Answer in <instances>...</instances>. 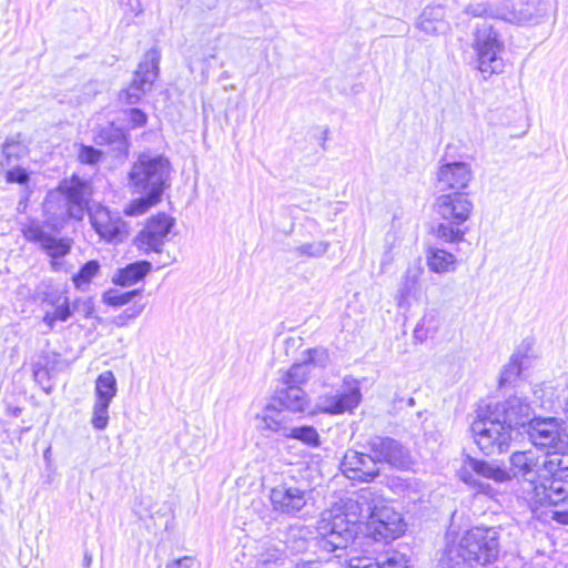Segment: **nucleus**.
Wrapping results in <instances>:
<instances>
[{"label": "nucleus", "instance_id": "obj_1", "mask_svg": "<svg viewBox=\"0 0 568 568\" xmlns=\"http://www.w3.org/2000/svg\"><path fill=\"white\" fill-rule=\"evenodd\" d=\"M362 518L369 520L375 539L394 540L405 531L402 515L378 490L367 487L354 497L339 499L321 514L317 521L321 548L329 552L346 548Z\"/></svg>", "mask_w": 568, "mask_h": 568}, {"label": "nucleus", "instance_id": "obj_2", "mask_svg": "<svg viewBox=\"0 0 568 568\" xmlns=\"http://www.w3.org/2000/svg\"><path fill=\"white\" fill-rule=\"evenodd\" d=\"M170 173V163L163 156L140 155L130 172V182L141 197L132 201L124 213L138 216L161 200Z\"/></svg>", "mask_w": 568, "mask_h": 568}, {"label": "nucleus", "instance_id": "obj_3", "mask_svg": "<svg viewBox=\"0 0 568 568\" xmlns=\"http://www.w3.org/2000/svg\"><path fill=\"white\" fill-rule=\"evenodd\" d=\"M499 554V536L494 528L475 527L466 531L457 544L447 546L448 568L486 566Z\"/></svg>", "mask_w": 568, "mask_h": 568}, {"label": "nucleus", "instance_id": "obj_4", "mask_svg": "<svg viewBox=\"0 0 568 568\" xmlns=\"http://www.w3.org/2000/svg\"><path fill=\"white\" fill-rule=\"evenodd\" d=\"M434 210L442 222L437 225V239L446 243L464 241L466 229L463 225L469 220L474 203L467 192L442 193L435 199Z\"/></svg>", "mask_w": 568, "mask_h": 568}, {"label": "nucleus", "instance_id": "obj_5", "mask_svg": "<svg viewBox=\"0 0 568 568\" xmlns=\"http://www.w3.org/2000/svg\"><path fill=\"white\" fill-rule=\"evenodd\" d=\"M477 447L487 456L503 454L510 447L513 430L491 410L480 409L470 426Z\"/></svg>", "mask_w": 568, "mask_h": 568}, {"label": "nucleus", "instance_id": "obj_6", "mask_svg": "<svg viewBox=\"0 0 568 568\" xmlns=\"http://www.w3.org/2000/svg\"><path fill=\"white\" fill-rule=\"evenodd\" d=\"M477 68L484 78L504 71V42L500 34L486 21L478 23L473 34V44Z\"/></svg>", "mask_w": 568, "mask_h": 568}, {"label": "nucleus", "instance_id": "obj_7", "mask_svg": "<svg viewBox=\"0 0 568 568\" xmlns=\"http://www.w3.org/2000/svg\"><path fill=\"white\" fill-rule=\"evenodd\" d=\"M21 232L28 242L37 245L49 257L52 271L65 270L63 258L71 252L72 240L53 234L45 223L38 220H29L22 225Z\"/></svg>", "mask_w": 568, "mask_h": 568}, {"label": "nucleus", "instance_id": "obj_8", "mask_svg": "<svg viewBox=\"0 0 568 568\" xmlns=\"http://www.w3.org/2000/svg\"><path fill=\"white\" fill-rule=\"evenodd\" d=\"M529 442L548 454L556 449H568V426L557 417H537L526 429Z\"/></svg>", "mask_w": 568, "mask_h": 568}, {"label": "nucleus", "instance_id": "obj_9", "mask_svg": "<svg viewBox=\"0 0 568 568\" xmlns=\"http://www.w3.org/2000/svg\"><path fill=\"white\" fill-rule=\"evenodd\" d=\"M459 476L465 484L485 494H488L491 487L489 484L483 481L481 478L493 480L497 484L507 483L511 479L508 469L499 463L469 456L465 459Z\"/></svg>", "mask_w": 568, "mask_h": 568}, {"label": "nucleus", "instance_id": "obj_10", "mask_svg": "<svg viewBox=\"0 0 568 568\" xmlns=\"http://www.w3.org/2000/svg\"><path fill=\"white\" fill-rule=\"evenodd\" d=\"M268 498L275 513L295 516L312 498V490L307 484L291 479L273 487Z\"/></svg>", "mask_w": 568, "mask_h": 568}, {"label": "nucleus", "instance_id": "obj_11", "mask_svg": "<svg viewBox=\"0 0 568 568\" xmlns=\"http://www.w3.org/2000/svg\"><path fill=\"white\" fill-rule=\"evenodd\" d=\"M160 58L158 49L152 48L145 52L143 60L134 72L132 82L120 93L121 100L128 104H135L152 90L159 75Z\"/></svg>", "mask_w": 568, "mask_h": 568}, {"label": "nucleus", "instance_id": "obj_12", "mask_svg": "<svg viewBox=\"0 0 568 568\" xmlns=\"http://www.w3.org/2000/svg\"><path fill=\"white\" fill-rule=\"evenodd\" d=\"M263 428L293 438L311 447L320 446V435L313 426H294L290 424L285 412L268 405L262 416Z\"/></svg>", "mask_w": 568, "mask_h": 568}, {"label": "nucleus", "instance_id": "obj_13", "mask_svg": "<svg viewBox=\"0 0 568 568\" xmlns=\"http://www.w3.org/2000/svg\"><path fill=\"white\" fill-rule=\"evenodd\" d=\"M365 449L369 452L378 466L387 464L396 469H407L412 464L409 450L398 440L388 436H372L366 440Z\"/></svg>", "mask_w": 568, "mask_h": 568}, {"label": "nucleus", "instance_id": "obj_14", "mask_svg": "<svg viewBox=\"0 0 568 568\" xmlns=\"http://www.w3.org/2000/svg\"><path fill=\"white\" fill-rule=\"evenodd\" d=\"M94 231L106 242H123L129 235V226L118 212H112L100 204L89 210Z\"/></svg>", "mask_w": 568, "mask_h": 568}, {"label": "nucleus", "instance_id": "obj_15", "mask_svg": "<svg viewBox=\"0 0 568 568\" xmlns=\"http://www.w3.org/2000/svg\"><path fill=\"white\" fill-rule=\"evenodd\" d=\"M548 9L546 0H518L515 6L505 0L503 11H496V16L510 23L535 26L544 20Z\"/></svg>", "mask_w": 568, "mask_h": 568}, {"label": "nucleus", "instance_id": "obj_16", "mask_svg": "<svg viewBox=\"0 0 568 568\" xmlns=\"http://www.w3.org/2000/svg\"><path fill=\"white\" fill-rule=\"evenodd\" d=\"M491 410L511 430L528 429L529 423L536 418L530 404L519 396H510L504 402L497 403Z\"/></svg>", "mask_w": 568, "mask_h": 568}, {"label": "nucleus", "instance_id": "obj_17", "mask_svg": "<svg viewBox=\"0 0 568 568\" xmlns=\"http://www.w3.org/2000/svg\"><path fill=\"white\" fill-rule=\"evenodd\" d=\"M473 179L470 164L463 161L439 162L436 171V183L440 192H465Z\"/></svg>", "mask_w": 568, "mask_h": 568}, {"label": "nucleus", "instance_id": "obj_18", "mask_svg": "<svg viewBox=\"0 0 568 568\" xmlns=\"http://www.w3.org/2000/svg\"><path fill=\"white\" fill-rule=\"evenodd\" d=\"M339 467L342 473L348 479L361 483H372L381 475L379 466H376V463L369 452L362 453L348 449L345 453Z\"/></svg>", "mask_w": 568, "mask_h": 568}, {"label": "nucleus", "instance_id": "obj_19", "mask_svg": "<svg viewBox=\"0 0 568 568\" xmlns=\"http://www.w3.org/2000/svg\"><path fill=\"white\" fill-rule=\"evenodd\" d=\"M172 226L173 220L165 214L151 217L135 239L138 248L144 253L162 252Z\"/></svg>", "mask_w": 568, "mask_h": 568}, {"label": "nucleus", "instance_id": "obj_20", "mask_svg": "<svg viewBox=\"0 0 568 568\" xmlns=\"http://www.w3.org/2000/svg\"><path fill=\"white\" fill-rule=\"evenodd\" d=\"M511 477L524 480L534 490V485H538V479L544 477V470L537 454L532 450H518L509 458Z\"/></svg>", "mask_w": 568, "mask_h": 568}, {"label": "nucleus", "instance_id": "obj_21", "mask_svg": "<svg viewBox=\"0 0 568 568\" xmlns=\"http://www.w3.org/2000/svg\"><path fill=\"white\" fill-rule=\"evenodd\" d=\"M60 190L65 195L68 214L71 219L82 220L88 209V199L90 195V186L85 181L78 176H73L70 181H64L60 185Z\"/></svg>", "mask_w": 568, "mask_h": 568}, {"label": "nucleus", "instance_id": "obj_22", "mask_svg": "<svg viewBox=\"0 0 568 568\" xmlns=\"http://www.w3.org/2000/svg\"><path fill=\"white\" fill-rule=\"evenodd\" d=\"M362 398L357 386L338 390L334 395H326L320 398L317 407L320 410L328 414H343L358 406Z\"/></svg>", "mask_w": 568, "mask_h": 568}, {"label": "nucleus", "instance_id": "obj_23", "mask_svg": "<svg viewBox=\"0 0 568 568\" xmlns=\"http://www.w3.org/2000/svg\"><path fill=\"white\" fill-rule=\"evenodd\" d=\"M94 142L98 145L110 148L114 158L125 156L129 152V140L126 133L114 123L101 126L94 135Z\"/></svg>", "mask_w": 568, "mask_h": 568}, {"label": "nucleus", "instance_id": "obj_24", "mask_svg": "<svg viewBox=\"0 0 568 568\" xmlns=\"http://www.w3.org/2000/svg\"><path fill=\"white\" fill-rule=\"evenodd\" d=\"M445 17L444 7L427 6L419 14L416 27L428 36L443 34L448 30Z\"/></svg>", "mask_w": 568, "mask_h": 568}, {"label": "nucleus", "instance_id": "obj_25", "mask_svg": "<svg viewBox=\"0 0 568 568\" xmlns=\"http://www.w3.org/2000/svg\"><path fill=\"white\" fill-rule=\"evenodd\" d=\"M530 499L539 504L557 505L568 499V485L559 479H551L548 486L544 483L534 485Z\"/></svg>", "mask_w": 568, "mask_h": 568}, {"label": "nucleus", "instance_id": "obj_26", "mask_svg": "<svg viewBox=\"0 0 568 568\" xmlns=\"http://www.w3.org/2000/svg\"><path fill=\"white\" fill-rule=\"evenodd\" d=\"M544 477L564 481L568 478V449H556L546 454L541 464Z\"/></svg>", "mask_w": 568, "mask_h": 568}, {"label": "nucleus", "instance_id": "obj_27", "mask_svg": "<svg viewBox=\"0 0 568 568\" xmlns=\"http://www.w3.org/2000/svg\"><path fill=\"white\" fill-rule=\"evenodd\" d=\"M274 400L278 403L281 406L278 410L282 412H284L283 409L290 412H304L307 405L304 390L296 385H285L284 388L277 392Z\"/></svg>", "mask_w": 568, "mask_h": 568}, {"label": "nucleus", "instance_id": "obj_28", "mask_svg": "<svg viewBox=\"0 0 568 568\" xmlns=\"http://www.w3.org/2000/svg\"><path fill=\"white\" fill-rule=\"evenodd\" d=\"M351 568H408L406 565L405 557L397 552L393 551L387 554L384 557H381L377 560H373L372 558H351L349 559Z\"/></svg>", "mask_w": 568, "mask_h": 568}, {"label": "nucleus", "instance_id": "obj_29", "mask_svg": "<svg viewBox=\"0 0 568 568\" xmlns=\"http://www.w3.org/2000/svg\"><path fill=\"white\" fill-rule=\"evenodd\" d=\"M456 256L445 250L437 247H429L426 253V263L428 268L438 274L449 273L455 271Z\"/></svg>", "mask_w": 568, "mask_h": 568}, {"label": "nucleus", "instance_id": "obj_30", "mask_svg": "<svg viewBox=\"0 0 568 568\" xmlns=\"http://www.w3.org/2000/svg\"><path fill=\"white\" fill-rule=\"evenodd\" d=\"M420 274H422L420 267L414 266V267H408L406 270L405 274L402 277L398 291L395 295V300H396L398 307H400V308L408 307V305H409L408 297L416 290Z\"/></svg>", "mask_w": 568, "mask_h": 568}, {"label": "nucleus", "instance_id": "obj_31", "mask_svg": "<svg viewBox=\"0 0 568 568\" xmlns=\"http://www.w3.org/2000/svg\"><path fill=\"white\" fill-rule=\"evenodd\" d=\"M285 560L284 549L272 541L263 542L256 555V565L261 568H275Z\"/></svg>", "mask_w": 568, "mask_h": 568}, {"label": "nucleus", "instance_id": "obj_32", "mask_svg": "<svg viewBox=\"0 0 568 568\" xmlns=\"http://www.w3.org/2000/svg\"><path fill=\"white\" fill-rule=\"evenodd\" d=\"M151 263L148 261L134 262L119 270L114 282L122 286H130L142 280L150 271Z\"/></svg>", "mask_w": 568, "mask_h": 568}, {"label": "nucleus", "instance_id": "obj_33", "mask_svg": "<svg viewBox=\"0 0 568 568\" xmlns=\"http://www.w3.org/2000/svg\"><path fill=\"white\" fill-rule=\"evenodd\" d=\"M116 392L118 385L114 374L111 371L101 373L95 381L94 400L111 403L116 396Z\"/></svg>", "mask_w": 568, "mask_h": 568}, {"label": "nucleus", "instance_id": "obj_34", "mask_svg": "<svg viewBox=\"0 0 568 568\" xmlns=\"http://www.w3.org/2000/svg\"><path fill=\"white\" fill-rule=\"evenodd\" d=\"M308 529L304 526L293 525L290 526L285 532L284 544L293 552H303L307 548Z\"/></svg>", "mask_w": 568, "mask_h": 568}, {"label": "nucleus", "instance_id": "obj_35", "mask_svg": "<svg viewBox=\"0 0 568 568\" xmlns=\"http://www.w3.org/2000/svg\"><path fill=\"white\" fill-rule=\"evenodd\" d=\"M503 9H504V1H500L497 3L479 2V3L468 4L465 8V12L473 17H485V18L501 20V18L499 16H496V11H503Z\"/></svg>", "mask_w": 568, "mask_h": 568}, {"label": "nucleus", "instance_id": "obj_36", "mask_svg": "<svg viewBox=\"0 0 568 568\" xmlns=\"http://www.w3.org/2000/svg\"><path fill=\"white\" fill-rule=\"evenodd\" d=\"M310 376L308 363H297L292 365V367L284 374L283 384L290 386H298L301 387Z\"/></svg>", "mask_w": 568, "mask_h": 568}, {"label": "nucleus", "instance_id": "obj_37", "mask_svg": "<svg viewBox=\"0 0 568 568\" xmlns=\"http://www.w3.org/2000/svg\"><path fill=\"white\" fill-rule=\"evenodd\" d=\"M111 403L94 400L92 407L91 425L97 430H103L109 424V407Z\"/></svg>", "mask_w": 568, "mask_h": 568}, {"label": "nucleus", "instance_id": "obj_38", "mask_svg": "<svg viewBox=\"0 0 568 568\" xmlns=\"http://www.w3.org/2000/svg\"><path fill=\"white\" fill-rule=\"evenodd\" d=\"M329 247V243L326 241H316L312 243H304L294 248V253L296 256H306V257H321L323 256Z\"/></svg>", "mask_w": 568, "mask_h": 568}, {"label": "nucleus", "instance_id": "obj_39", "mask_svg": "<svg viewBox=\"0 0 568 568\" xmlns=\"http://www.w3.org/2000/svg\"><path fill=\"white\" fill-rule=\"evenodd\" d=\"M100 270V264L92 260L87 262L79 271L78 274L73 276V283L78 288H81L83 285H87L91 282V280L97 275Z\"/></svg>", "mask_w": 568, "mask_h": 568}, {"label": "nucleus", "instance_id": "obj_40", "mask_svg": "<svg viewBox=\"0 0 568 568\" xmlns=\"http://www.w3.org/2000/svg\"><path fill=\"white\" fill-rule=\"evenodd\" d=\"M139 294L140 290L128 292L111 290L104 294V302L112 306H122L130 303Z\"/></svg>", "mask_w": 568, "mask_h": 568}, {"label": "nucleus", "instance_id": "obj_41", "mask_svg": "<svg viewBox=\"0 0 568 568\" xmlns=\"http://www.w3.org/2000/svg\"><path fill=\"white\" fill-rule=\"evenodd\" d=\"M102 152L91 145L80 144L78 159L83 164L94 165L100 162Z\"/></svg>", "mask_w": 568, "mask_h": 568}, {"label": "nucleus", "instance_id": "obj_42", "mask_svg": "<svg viewBox=\"0 0 568 568\" xmlns=\"http://www.w3.org/2000/svg\"><path fill=\"white\" fill-rule=\"evenodd\" d=\"M23 152V146L14 140H7L2 145V155L6 158V164H11V159H18Z\"/></svg>", "mask_w": 568, "mask_h": 568}, {"label": "nucleus", "instance_id": "obj_43", "mask_svg": "<svg viewBox=\"0 0 568 568\" xmlns=\"http://www.w3.org/2000/svg\"><path fill=\"white\" fill-rule=\"evenodd\" d=\"M520 374V363L517 357H513L510 363L504 368L500 383L506 384L510 383L514 378L518 377Z\"/></svg>", "mask_w": 568, "mask_h": 568}, {"label": "nucleus", "instance_id": "obj_44", "mask_svg": "<svg viewBox=\"0 0 568 568\" xmlns=\"http://www.w3.org/2000/svg\"><path fill=\"white\" fill-rule=\"evenodd\" d=\"M144 310V304H134L123 311L116 318V325L124 326L129 320L136 318Z\"/></svg>", "mask_w": 568, "mask_h": 568}, {"label": "nucleus", "instance_id": "obj_45", "mask_svg": "<svg viewBox=\"0 0 568 568\" xmlns=\"http://www.w3.org/2000/svg\"><path fill=\"white\" fill-rule=\"evenodd\" d=\"M328 353L325 348L318 347L308 351L307 363L325 367L328 363Z\"/></svg>", "mask_w": 568, "mask_h": 568}, {"label": "nucleus", "instance_id": "obj_46", "mask_svg": "<svg viewBox=\"0 0 568 568\" xmlns=\"http://www.w3.org/2000/svg\"><path fill=\"white\" fill-rule=\"evenodd\" d=\"M6 180L10 183L26 184L29 180V174L24 169L14 168L7 171Z\"/></svg>", "mask_w": 568, "mask_h": 568}, {"label": "nucleus", "instance_id": "obj_47", "mask_svg": "<svg viewBox=\"0 0 568 568\" xmlns=\"http://www.w3.org/2000/svg\"><path fill=\"white\" fill-rule=\"evenodd\" d=\"M165 568H200V562L193 557H182L168 562Z\"/></svg>", "mask_w": 568, "mask_h": 568}, {"label": "nucleus", "instance_id": "obj_48", "mask_svg": "<svg viewBox=\"0 0 568 568\" xmlns=\"http://www.w3.org/2000/svg\"><path fill=\"white\" fill-rule=\"evenodd\" d=\"M128 115L132 128H141L146 123L148 120L146 114L136 108L130 109Z\"/></svg>", "mask_w": 568, "mask_h": 568}, {"label": "nucleus", "instance_id": "obj_49", "mask_svg": "<svg viewBox=\"0 0 568 568\" xmlns=\"http://www.w3.org/2000/svg\"><path fill=\"white\" fill-rule=\"evenodd\" d=\"M53 314L58 321H68V318L72 315V310L70 307L68 297H64L63 302L55 307Z\"/></svg>", "mask_w": 568, "mask_h": 568}, {"label": "nucleus", "instance_id": "obj_50", "mask_svg": "<svg viewBox=\"0 0 568 568\" xmlns=\"http://www.w3.org/2000/svg\"><path fill=\"white\" fill-rule=\"evenodd\" d=\"M72 310L73 311H78V312H82L84 314V317H90L94 311L93 308V304L90 300H77L73 304H72Z\"/></svg>", "mask_w": 568, "mask_h": 568}, {"label": "nucleus", "instance_id": "obj_51", "mask_svg": "<svg viewBox=\"0 0 568 568\" xmlns=\"http://www.w3.org/2000/svg\"><path fill=\"white\" fill-rule=\"evenodd\" d=\"M6 413L8 416L19 417L22 413V408L18 406L8 405L6 408Z\"/></svg>", "mask_w": 568, "mask_h": 568}, {"label": "nucleus", "instance_id": "obj_52", "mask_svg": "<svg viewBox=\"0 0 568 568\" xmlns=\"http://www.w3.org/2000/svg\"><path fill=\"white\" fill-rule=\"evenodd\" d=\"M57 317H54L53 313H47L43 317V322L49 326V328H53Z\"/></svg>", "mask_w": 568, "mask_h": 568}, {"label": "nucleus", "instance_id": "obj_53", "mask_svg": "<svg viewBox=\"0 0 568 568\" xmlns=\"http://www.w3.org/2000/svg\"><path fill=\"white\" fill-rule=\"evenodd\" d=\"M414 337L419 341H423L426 337L419 325L414 329Z\"/></svg>", "mask_w": 568, "mask_h": 568}, {"label": "nucleus", "instance_id": "obj_54", "mask_svg": "<svg viewBox=\"0 0 568 568\" xmlns=\"http://www.w3.org/2000/svg\"><path fill=\"white\" fill-rule=\"evenodd\" d=\"M390 263H392V257H390L389 253H385L382 258V262H381L382 268H384L386 265H389Z\"/></svg>", "mask_w": 568, "mask_h": 568}, {"label": "nucleus", "instance_id": "obj_55", "mask_svg": "<svg viewBox=\"0 0 568 568\" xmlns=\"http://www.w3.org/2000/svg\"><path fill=\"white\" fill-rule=\"evenodd\" d=\"M558 520L568 524V513H557Z\"/></svg>", "mask_w": 568, "mask_h": 568}, {"label": "nucleus", "instance_id": "obj_56", "mask_svg": "<svg viewBox=\"0 0 568 568\" xmlns=\"http://www.w3.org/2000/svg\"><path fill=\"white\" fill-rule=\"evenodd\" d=\"M91 561H92L91 556L85 554V556H84V565H85V567H90Z\"/></svg>", "mask_w": 568, "mask_h": 568}, {"label": "nucleus", "instance_id": "obj_57", "mask_svg": "<svg viewBox=\"0 0 568 568\" xmlns=\"http://www.w3.org/2000/svg\"><path fill=\"white\" fill-rule=\"evenodd\" d=\"M408 405L409 406H414L415 405V399L413 397L408 398Z\"/></svg>", "mask_w": 568, "mask_h": 568}, {"label": "nucleus", "instance_id": "obj_58", "mask_svg": "<svg viewBox=\"0 0 568 568\" xmlns=\"http://www.w3.org/2000/svg\"><path fill=\"white\" fill-rule=\"evenodd\" d=\"M50 454V447L44 452V458H48Z\"/></svg>", "mask_w": 568, "mask_h": 568}]
</instances>
